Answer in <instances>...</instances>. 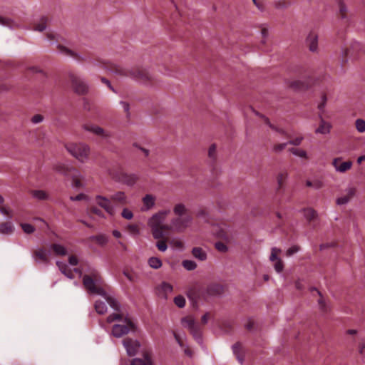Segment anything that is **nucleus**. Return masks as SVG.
I'll return each mask as SVG.
<instances>
[{
    "mask_svg": "<svg viewBox=\"0 0 365 365\" xmlns=\"http://www.w3.org/2000/svg\"><path fill=\"white\" fill-rule=\"evenodd\" d=\"M174 337L176 340V341L178 343V344L180 345V347L182 348H184L185 347V344L181 339V337L180 336L179 334H178L177 333L174 332Z\"/></svg>",
    "mask_w": 365,
    "mask_h": 365,
    "instance_id": "61",
    "label": "nucleus"
},
{
    "mask_svg": "<svg viewBox=\"0 0 365 365\" xmlns=\"http://www.w3.org/2000/svg\"><path fill=\"white\" fill-rule=\"evenodd\" d=\"M192 255L200 261H204L207 259V253L201 247H194L192 250Z\"/></svg>",
    "mask_w": 365,
    "mask_h": 365,
    "instance_id": "27",
    "label": "nucleus"
},
{
    "mask_svg": "<svg viewBox=\"0 0 365 365\" xmlns=\"http://www.w3.org/2000/svg\"><path fill=\"white\" fill-rule=\"evenodd\" d=\"M170 245L178 249H182L183 247V243L179 240L173 239L169 241Z\"/></svg>",
    "mask_w": 365,
    "mask_h": 365,
    "instance_id": "52",
    "label": "nucleus"
},
{
    "mask_svg": "<svg viewBox=\"0 0 365 365\" xmlns=\"http://www.w3.org/2000/svg\"><path fill=\"white\" fill-rule=\"evenodd\" d=\"M96 203L102 207L107 213L113 215L115 212L114 207L112 205L110 198L108 199L102 195H96L95 197Z\"/></svg>",
    "mask_w": 365,
    "mask_h": 365,
    "instance_id": "12",
    "label": "nucleus"
},
{
    "mask_svg": "<svg viewBox=\"0 0 365 365\" xmlns=\"http://www.w3.org/2000/svg\"><path fill=\"white\" fill-rule=\"evenodd\" d=\"M182 324L183 327L187 328L193 337L199 341L201 339V329L200 327L195 322L194 319L187 316L182 319Z\"/></svg>",
    "mask_w": 365,
    "mask_h": 365,
    "instance_id": "10",
    "label": "nucleus"
},
{
    "mask_svg": "<svg viewBox=\"0 0 365 365\" xmlns=\"http://www.w3.org/2000/svg\"><path fill=\"white\" fill-rule=\"evenodd\" d=\"M95 309L99 314H103L106 312L107 307L105 302L102 301H96L95 303Z\"/></svg>",
    "mask_w": 365,
    "mask_h": 365,
    "instance_id": "35",
    "label": "nucleus"
},
{
    "mask_svg": "<svg viewBox=\"0 0 365 365\" xmlns=\"http://www.w3.org/2000/svg\"><path fill=\"white\" fill-rule=\"evenodd\" d=\"M49 19L46 16H43L38 23L34 24V30L43 31L46 28Z\"/></svg>",
    "mask_w": 365,
    "mask_h": 365,
    "instance_id": "29",
    "label": "nucleus"
},
{
    "mask_svg": "<svg viewBox=\"0 0 365 365\" xmlns=\"http://www.w3.org/2000/svg\"><path fill=\"white\" fill-rule=\"evenodd\" d=\"M82 177L81 176H76V175H74L73 176V179H72V184H73V186L76 188H81L83 187V183H82Z\"/></svg>",
    "mask_w": 365,
    "mask_h": 365,
    "instance_id": "45",
    "label": "nucleus"
},
{
    "mask_svg": "<svg viewBox=\"0 0 365 365\" xmlns=\"http://www.w3.org/2000/svg\"><path fill=\"white\" fill-rule=\"evenodd\" d=\"M0 24L8 26L11 29L17 28L18 25L13 20L9 18H4L0 16Z\"/></svg>",
    "mask_w": 365,
    "mask_h": 365,
    "instance_id": "36",
    "label": "nucleus"
},
{
    "mask_svg": "<svg viewBox=\"0 0 365 365\" xmlns=\"http://www.w3.org/2000/svg\"><path fill=\"white\" fill-rule=\"evenodd\" d=\"M68 262H69L70 264H71L73 266H76L78 264V259L75 256H70L69 259H68Z\"/></svg>",
    "mask_w": 365,
    "mask_h": 365,
    "instance_id": "64",
    "label": "nucleus"
},
{
    "mask_svg": "<svg viewBox=\"0 0 365 365\" xmlns=\"http://www.w3.org/2000/svg\"><path fill=\"white\" fill-rule=\"evenodd\" d=\"M162 289L165 293L171 292L173 291V286L167 282H163L162 284Z\"/></svg>",
    "mask_w": 365,
    "mask_h": 365,
    "instance_id": "56",
    "label": "nucleus"
},
{
    "mask_svg": "<svg viewBox=\"0 0 365 365\" xmlns=\"http://www.w3.org/2000/svg\"><path fill=\"white\" fill-rule=\"evenodd\" d=\"M289 151L292 154H294L298 157L303 158H307V152L304 150L292 148L289 149Z\"/></svg>",
    "mask_w": 365,
    "mask_h": 365,
    "instance_id": "42",
    "label": "nucleus"
},
{
    "mask_svg": "<svg viewBox=\"0 0 365 365\" xmlns=\"http://www.w3.org/2000/svg\"><path fill=\"white\" fill-rule=\"evenodd\" d=\"M210 314L209 312H207L205 313L202 317V319H201V322L202 324H206L208 319H210Z\"/></svg>",
    "mask_w": 365,
    "mask_h": 365,
    "instance_id": "63",
    "label": "nucleus"
},
{
    "mask_svg": "<svg viewBox=\"0 0 365 365\" xmlns=\"http://www.w3.org/2000/svg\"><path fill=\"white\" fill-rule=\"evenodd\" d=\"M318 33L315 30H311L306 38V44L312 52L318 51Z\"/></svg>",
    "mask_w": 365,
    "mask_h": 365,
    "instance_id": "14",
    "label": "nucleus"
},
{
    "mask_svg": "<svg viewBox=\"0 0 365 365\" xmlns=\"http://www.w3.org/2000/svg\"><path fill=\"white\" fill-rule=\"evenodd\" d=\"M332 165L334 167L336 171L339 173H345L350 170L352 166L351 161L342 162L341 158H336L333 160Z\"/></svg>",
    "mask_w": 365,
    "mask_h": 365,
    "instance_id": "17",
    "label": "nucleus"
},
{
    "mask_svg": "<svg viewBox=\"0 0 365 365\" xmlns=\"http://www.w3.org/2000/svg\"><path fill=\"white\" fill-rule=\"evenodd\" d=\"M288 143H279V144H277L274 146V150L276 152V153H279V152H281L282 150H283L287 145Z\"/></svg>",
    "mask_w": 365,
    "mask_h": 365,
    "instance_id": "58",
    "label": "nucleus"
},
{
    "mask_svg": "<svg viewBox=\"0 0 365 365\" xmlns=\"http://www.w3.org/2000/svg\"><path fill=\"white\" fill-rule=\"evenodd\" d=\"M0 211L2 214L5 215L6 216H7L9 218H12L13 217V215L11 214V211L9 210V209H7L6 207H4V206H1L0 207Z\"/></svg>",
    "mask_w": 365,
    "mask_h": 365,
    "instance_id": "57",
    "label": "nucleus"
},
{
    "mask_svg": "<svg viewBox=\"0 0 365 365\" xmlns=\"http://www.w3.org/2000/svg\"><path fill=\"white\" fill-rule=\"evenodd\" d=\"M339 6V14L341 19H347V9L343 0H337Z\"/></svg>",
    "mask_w": 365,
    "mask_h": 365,
    "instance_id": "33",
    "label": "nucleus"
},
{
    "mask_svg": "<svg viewBox=\"0 0 365 365\" xmlns=\"http://www.w3.org/2000/svg\"><path fill=\"white\" fill-rule=\"evenodd\" d=\"M110 175L116 181L128 186L133 185L138 180V176L136 174L128 173L123 170L115 173L110 172Z\"/></svg>",
    "mask_w": 365,
    "mask_h": 365,
    "instance_id": "9",
    "label": "nucleus"
},
{
    "mask_svg": "<svg viewBox=\"0 0 365 365\" xmlns=\"http://www.w3.org/2000/svg\"><path fill=\"white\" fill-rule=\"evenodd\" d=\"M208 157L209 158L215 161L217 158V148L215 144H212L208 150Z\"/></svg>",
    "mask_w": 365,
    "mask_h": 365,
    "instance_id": "43",
    "label": "nucleus"
},
{
    "mask_svg": "<svg viewBox=\"0 0 365 365\" xmlns=\"http://www.w3.org/2000/svg\"><path fill=\"white\" fill-rule=\"evenodd\" d=\"M361 48V45L358 42L352 43L349 48H346L343 51L342 61L345 63L348 56H354V53L358 51Z\"/></svg>",
    "mask_w": 365,
    "mask_h": 365,
    "instance_id": "22",
    "label": "nucleus"
},
{
    "mask_svg": "<svg viewBox=\"0 0 365 365\" xmlns=\"http://www.w3.org/2000/svg\"><path fill=\"white\" fill-rule=\"evenodd\" d=\"M214 232L217 238L222 241L217 242L215 244V249L220 252H227L228 247L227 243H230L233 240V235L231 230L225 225L217 227Z\"/></svg>",
    "mask_w": 365,
    "mask_h": 365,
    "instance_id": "5",
    "label": "nucleus"
},
{
    "mask_svg": "<svg viewBox=\"0 0 365 365\" xmlns=\"http://www.w3.org/2000/svg\"><path fill=\"white\" fill-rule=\"evenodd\" d=\"M43 120V116L41 114L34 115L31 118V122L34 124L39 123Z\"/></svg>",
    "mask_w": 365,
    "mask_h": 365,
    "instance_id": "55",
    "label": "nucleus"
},
{
    "mask_svg": "<svg viewBox=\"0 0 365 365\" xmlns=\"http://www.w3.org/2000/svg\"><path fill=\"white\" fill-rule=\"evenodd\" d=\"M66 148L73 156L81 162H83L89 155V147L83 143H68Z\"/></svg>",
    "mask_w": 365,
    "mask_h": 365,
    "instance_id": "7",
    "label": "nucleus"
},
{
    "mask_svg": "<svg viewBox=\"0 0 365 365\" xmlns=\"http://www.w3.org/2000/svg\"><path fill=\"white\" fill-rule=\"evenodd\" d=\"M58 48L59 51L64 55L70 56L78 61H88L94 66H99L101 68H105L120 76L131 77L145 83L151 82V76L143 68L135 67L129 70L113 63L103 61L99 58H94L88 53L78 54L62 45H58Z\"/></svg>",
    "mask_w": 365,
    "mask_h": 365,
    "instance_id": "2",
    "label": "nucleus"
},
{
    "mask_svg": "<svg viewBox=\"0 0 365 365\" xmlns=\"http://www.w3.org/2000/svg\"><path fill=\"white\" fill-rule=\"evenodd\" d=\"M306 185L307 187H312L315 189H320L323 186V182L319 180H314L313 181L307 180Z\"/></svg>",
    "mask_w": 365,
    "mask_h": 365,
    "instance_id": "41",
    "label": "nucleus"
},
{
    "mask_svg": "<svg viewBox=\"0 0 365 365\" xmlns=\"http://www.w3.org/2000/svg\"><path fill=\"white\" fill-rule=\"evenodd\" d=\"M155 202V197L153 195L149 194L146 195L143 198V206L145 207L144 210H148L151 209L154 206Z\"/></svg>",
    "mask_w": 365,
    "mask_h": 365,
    "instance_id": "26",
    "label": "nucleus"
},
{
    "mask_svg": "<svg viewBox=\"0 0 365 365\" xmlns=\"http://www.w3.org/2000/svg\"><path fill=\"white\" fill-rule=\"evenodd\" d=\"M299 250V247L297 245H294L289 248L286 252V255L287 257H290L292 255L297 253Z\"/></svg>",
    "mask_w": 365,
    "mask_h": 365,
    "instance_id": "54",
    "label": "nucleus"
},
{
    "mask_svg": "<svg viewBox=\"0 0 365 365\" xmlns=\"http://www.w3.org/2000/svg\"><path fill=\"white\" fill-rule=\"evenodd\" d=\"M31 194L33 197L38 200H46L48 198V194L43 190H32Z\"/></svg>",
    "mask_w": 365,
    "mask_h": 365,
    "instance_id": "39",
    "label": "nucleus"
},
{
    "mask_svg": "<svg viewBox=\"0 0 365 365\" xmlns=\"http://www.w3.org/2000/svg\"><path fill=\"white\" fill-rule=\"evenodd\" d=\"M83 284L88 292L104 297L108 304L115 311H119L120 305L113 297L108 296L103 288V280L97 270H92L88 274L83 277Z\"/></svg>",
    "mask_w": 365,
    "mask_h": 365,
    "instance_id": "3",
    "label": "nucleus"
},
{
    "mask_svg": "<svg viewBox=\"0 0 365 365\" xmlns=\"http://www.w3.org/2000/svg\"><path fill=\"white\" fill-rule=\"evenodd\" d=\"M51 249L56 255L64 256L67 254L66 248L58 244H53L51 245Z\"/></svg>",
    "mask_w": 365,
    "mask_h": 365,
    "instance_id": "34",
    "label": "nucleus"
},
{
    "mask_svg": "<svg viewBox=\"0 0 365 365\" xmlns=\"http://www.w3.org/2000/svg\"><path fill=\"white\" fill-rule=\"evenodd\" d=\"M356 188L354 187H349L344 190V195L336 199V204L339 205H346L349 202L352 198L356 195Z\"/></svg>",
    "mask_w": 365,
    "mask_h": 365,
    "instance_id": "15",
    "label": "nucleus"
},
{
    "mask_svg": "<svg viewBox=\"0 0 365 365\" xmlns=\"http://www.w3.org/2000/svg\"><path fill=\"white\" fill-rule=\"evenodd\" d=\"M69 80L75 93L84 95L88 91V86L86 82L74 73L69 74Z\"/></svg>",
    "mask_w": 365,
    "mask_h": 365,
    "instance_id": "11",
    "label": "nucleus"
},
{
    "mask_svg": "<svg viewBox=\"0 0 365 365\" xmlns=\"http://www.w3.org/2000/svg\"><path fill=\"white\" fill-rule=\"evenodd\" d=\"M111 201L120 205H125L127 203V197L124 192L119 191L110 196Z\"/></svg>",
    "mask_w": 365,
    "mask_h": 365,
    "instance_id": "24",
    "label": "nucleus"
},
{
    "mask_svg": "<svg viewBox=\"0 0 365 365\" xmlns=\"http://www.w3.org/2000/svg\"><path fill=\"white\" fill-rule=\"evenodd\" d=\"M20 226L21 227L24 232L26 234H31L35 230L34 227L30 224L20 223Z\"/></svg>",
    "mask_w": 365,
    "mask_h": 365,
    "instance_id": "47",
    "label": "nucleus"
},
{
    "mask_svg": "<svg viewBox=\"0 0 365 365\" xmlns=\"http://www.w3.org/2000/svg\"><path fill=\"white\" fill-rule=\"evenodd\" d=\"M156 247L161 252H165L168 248L166 241L162 240H160L157 242Z\"/></svg>",
    "mask_w": 365,
    "mask_h": 365,
    "instance_id": "51",
    "label": "nucleus"
},
{
    "mask_svg": "<svg viewBox=\"0 0 365 365\" xmlns=\"http://www.w3.org/2000/svg\"><path fill=\"white\" fill-rule=\"evenodd\" d=\"M280 252H281L280 249L273 247L272 249V252H271V255H270V258H269L272 262H275L274 267L275 270L277 272H282L284 268V264H283L282 261L280 259H279L277 257V255Z\"/></svg>",
    "mask_w": 365,
    "mask_h": 365,
    "instance_id": "18",
    "label": "nucleus"
},
{
    "mask_svg": "<svg viewBox=\"0 0 365 365\" xmlns=\"http://www.w3.org/2000/svg\"><path fill=\"white\" fill-rule=\"evenodd\" d=\"M120 322V324H115L113 326L111 334L116 338H120L130 332H134L136 330L135 324L128 317L123 318V315L119 313L110 314L107 317V322Z\"/></svg>",
    "mask_w": 365,
    "mask_h": 365,
    "instance_id": "4",
    "label": "nucleus"
},
{
    "mask_svg": "<svg viewBox=\"0 0 365 365\" xmlns=\"http://www.w3.org/2000/svg\"><path fill=\"white\" fill-rule=\"evenodd\" d=\"M302 140H303V137L300 136V137H297V138H295L289 140L288 143L294 145H299L301 144Z\"/></svg>",
    "mask_w": 365,
    "mask_h": 365,
    "instance_id": "60",
    "label": "nucleus"
},
{
    "mask_svg": "<svg viewBox=\"0 0 365 365\" xmlns=\"http://www.w3.org/2000/svg\"><path fill=\"white\" fill-rule=\"evenodd\" d=\"M234 354L236 355L237 360L242 364L244 360L242 355V346L240 343H236L232 346Z\"/></svg>",
    "mask_w": 365,
    "mask_h": 365,
    "instance_id": "28",
    "label": "nucleus"
},
{
    "mask_svg": "<svg viewBox=\"0 0 365 365\" xmlns=\"http://www.w3.org/2000/svg\"><path fill=\"white\" fill-rule=\"evenodd\" d=\"M121 216L126 220H130L133 218V214L129 209L124 208L121 212Z\"/></svg>",
    "mask_w": 365,
    "mask_h": 365,
    "instance_id": "50",
    "label": "nucleus"
},
{
    "mask_svg": "<svg viewBox=\"0 0 365 365\" xmlns=\"http://www.w3.org/2000/svg\"><path fill=\"white\" fill-rule=\"evenodd\" d=\"M170 212L169 210L160 211L150 219L148 224L154 238H164L172 230L176 232H182L192 224L193 220L192 214L184 204L177 203L175 205L173 212L175 215V217L172 219L170 225H165L163 222Z\"/></svg>",
    "mask_w": 365,
    "mask_h": 365,
    "instance_id": "1",
    "label": "nucleus"
},
{
    "mask_svg": "<svg viewBox=\"0 0 365 365\" xmlns=\"http://www.w3.org/2000/svg\"><path fill=\"white\" fill-rule=\"evenodd\" d=\"M148 264L149 265L154 269H158L162 266V262L161 260L155 257H152L148 259Z\"/></svg>",
    "mask_w": 365,
    "mask_h": 365,
    "instance_id": "38",
    "label": "nucleus"
},
{
    "mask_svg": "<svg viewBox=\"0 0 365 365\" xmlns=\"http://www.w3.org/2000/svg\"><path fill=\"white\" fill-rule=\"evenodd\" d=\"M355 126L359 133L365 132V120L362 119H357L355 122Z\"/></svg>",
    "mask_w": 365,
    "mask_h": 365,
    "instance_id": "46",
    "label": "nucleus"
},
{
    "mask_svg": "<svg viewBox=\"0 0 365 365\" xmlns=\"http://www.w3.org/2000/svg\"><path fill=\"white\" fill-rule=\"evenodd\" d=\"M182 266L187 270H194L197 267V264L192 260L185 259L182 261Z\"/></svg>",
    "mask_w": 365,
    "mask_h": 365,
    "instance_id": "40",
    "label": "nucleus"
},
{
    "mask_svg": "<svg viewBox=\"0 0 365 365\" xmlns=\"http://www.w3.org/2000/svg\"><path fill=\"white\" fill-rule=\"evenodd\" d=\"M327 98L325 94L322 97V102L319 104L318 108L319 110V117L320 118V124L318 128L316 130V133L327 134L329 133L331 129V125L326 122L323 116L324 115V107L327 103Z\"/></svg>",
    "mask_w": 365,
    "mask_h": 365,
    "instance_id": "8",
    "label": "nucleus"
},
{
    "mask_svg": "<svg viewBox=\"0 0 365 365\" xmlns=\"http://www.w3.org/2000/svg\"><path fill=\"white\" fill-rule=\"evenodd\" d=\"M88 212L90 214L96 215H98L99 217H104L103 211L95 206H91L89 208Z\"/></svg>",
    "mask_w": 365,
    "mask_h": 365,
    "instance_id": "49",
    "label": "nucleus"
},
{
    "mask_svg": "<svg viewBox=\"0 0 365 365\" xmlns=\"http://www.w3.org/2000/svg\"><path fill=\"white\" fill-rule=\"evenodd\" d=\"M289 86L294 89H304L307 86L300 81H294L291 82Z\"/></svg>",
    "mask_w": 365,
    "mask_h": 365,
    "instance_id": "48",
    "label": "nucleus"
},
{
    "mask_svg": "<svg viewBox=\"0 0 365 365\" xmlns=\"http://www.w3.org/2000/svg\"><path fill=\"white\" fill-rule=\"evenodd\" d=\"M131 365H152L150 354L148 352H145L143 358L133 359Z\"/></svg>",
    "mask_w": 365,
    "mask_h": 365,
    "instance_id": "23",
    "label": "nucleus"
},
{
    "mask_svg": "<svg viewBox=\"0 0 365 365\" xmlns=\"http://www.w3.org/2000/svg\"><path fill=\"white\" fill-rule=\"evenodd\" d=\"M56 264H57V266L58 267L59 269L61 270V272L70 279L74 278V272H78V274H81L80 270L77 268L72 270L65 263L57 262Z\"/></svg>",
    "mask_w": 365,
    "mask_h": 365,
    "instance_id": "21",
    "label": "nucleus"
},
{
    "mask_svg": "<svg viewBox=\"0 0 365 365\" xmlns=\"http://www.w3.org/2000/svg\"><path fill=\"white\" fill-rule=\"evenodd\" d=\"M187 297L191 302L194 308L198 307V303L202 300H205L207 292L205 288L200 284H194L187 291Z\"/></svg>",
    "mask_w": 365,
    "mask_h": 365,
    "instance_id": "6",
    "label": "nucleus"
},
{
    "mask_svg": "<svg viewBox=\"0 0 365 365\" xmlns=\"http://www.w3.org/2000/svg\"><path fill=\"white\" fill-rule=\"evenodd\" d=\"M89 239L91 241L96 242L99 245L101 246L106 245L108 241V238L106 235H98L96 236H92Z\"/></svg>",
    "mask_w": 365,
    "mask_h": 365,
    "instance_id": "32",
    "label": "nucleus"
},
{
    "mask_svg": "<svg viewBox=\"0 0 365 365\" xmlns=\"http://www.w3.org/2000/svg\"><path fill=\"white\" fill-rule=\"evenodd\" d=\"M87 198V196L85 194L81 193L77 195L76 196H71L70 199L72 201H80L82 200H85Z\"/></svg>",
    "mask_w": 365,
    "mask_h": 365,
    "instance_id": "59",
    "label": "nucleus"
},
{
    "mask_svg": "<svg viewBox=\"0 0 365 365\" xmlns=\"http://www.w3.org/2000/svg\"><path fill=\"white\" fill-rule=\"evenodd\" d=\"M174 303L177 307L182 308L185 305V299L183 296L178 295L174 298Z\"/></svg>",
    "mask_w": 365,
    "mask_h": 365,
    "instance_id": "44",
    "label": "nucleus"
},
{
    "mask_svg": "<svg viewBox=\"0 0 365 365\" xmlns=\"http://www.w3.org/2000/svg\"><path fill=\"white\" fill-rule=\"evenodd\" d=\"M53 169L57 173H61L65 175H68V173L70 172L69 168H68L63 164H57L54 166Z\"/></svg>",
    "mask_w": 365,
    "mask_h": 365,
    "instance_id": "37",
    "label": "nucleus"
},
{
    "mask_svg": "<svg viewBox=\"0 0 365 365\" xmlns=\"http://www.w3.org/2000/svg\"><path fill=\"white\" fill-rule=\"evenodd\" d=\"M127 230L133 235H136L139 232V228L136 225H128L127 226Z\"/></svg>",
    "mask_w": 365,
    "mask_h": 365,
    "instance_id": "53",
    "label": "nucleus"
},
{
    "mask_svg": "<svg viewBox=\"0 0 365 365\" xmlns=\"http://www.w3.org/2000/svg\"><path fill=\"white\" fill-rule=\"evenodd\" d=\"M304 215L309 222H314L317 217V212L312 208H307L304 210Z\"/></svg>",
    "mask_w": 365,
    "mask_h": 365,
    "instance_id": "31",
    "label": "nucleus"
},
{
    "mask_svg": "<svg viewBox=\"0 0 365 365\" xmlns=\"http://www.w3.org/2000/svg\"><path fill=\"white\" fill-rule=\"evenodd\" d=\"M83 128L86 130L92 132L94 134H96L100 137L104 138H108L110 135L108 131L103 130L102 128H101L98 125H96L85 124L83 125Z\"/></svg>",
    "mask_w": 365,
    "mask_h": 365,
    "instance_id": "20",
    "label": "nucleus"
},
{
    "mask_svg": "<svg viewBox=\"0 0 365 365\" xmlns=\"http://www.w3.org/2000/svg\"><path fill=\"white\" fill-rule=\"evenodd\" d=\"M207 296L208 295H216L221 292L222 287L218 284H210L207 288H205Z\"/></svg>",
    "mask_w": 365,
    "mask_h": 365,
    "instance_id": "30",
    "label": "nucleus"
},
{
    "mask_svg": "<svg viewBox=\"0 0 365 365\" xmlns=\"http://www.w3.org/2000/svg\"><path fill=\"white\" fill-rule=\"evenodd\" d=\"M276 5V7L278 8V9H281V8H285V7H287L289 4L287 3L286 1H279L277 2H276L275 4Z\"/></svg>",
    "mask_w": 365,
    "mask_h": 365,
    "instance_id": "62",
    "label": "nucleus"
},
{
    "mask_svg": "<svg viewBox=\"0 0 365 365\" xmlns=\"http://www.w3.org/2000/svg\"><path fill=\"white\" fill-rule=\"evenodd\" d=\"M51 255V250L45 247L36 250L34 252V257L43 263H48Z\"/></svg>",
    "mask_w": 365,
    "mask_h": 365,
    "instance_id": "19",
    "label": "nucleus"
},
{
    "mask_svg": "<svg viewBox=\"0 0 365 365\" xmlns=\"http://www.w3.org/2000/svg\"><path fill=\"white\" fill-rule=\"evenodd\" d=\"M123 346L126 349L128 354L130 356H135L139 348L140 343L137 340H133L130 338H125L123 341Z\"/></svg>",
    "mask_w": 365,
    "mask_h": 365,
    "instance_id": "13",
    "label": "nucleus"
},
{
    "mask_svg": "<svg viewBox=\"0 0 365 365\" xmlns=\"http://www.w3.org/2000/svg\"><path fill=\"white\" fill-rule=\"evenodd\" d=\"M14 231V226L11 222H4L0 223V233L4 235H11Z\"/></svg>",
    "mask_w": 365,
    "mask_h": 365,
    "instance_id": "25",
    "label": "nucleus"
},
{
    "mask_svg": "<svg viewBox=\"0 0 365 365\" xmlns=\"http://www.w3.org/2000/svg\"><path fill=\"white\" fill-rule=\"evenodd\" d=\"M288 172L287 170L280 171L277 175V193L282 195L284 193L286 187V181L288 178Z\"/></svg>",
    "mask_w": 365,
    "mask_h": 365,
    "instance_id": "16",
    "label": "nucleus"
}]
</instances>
